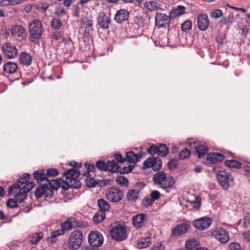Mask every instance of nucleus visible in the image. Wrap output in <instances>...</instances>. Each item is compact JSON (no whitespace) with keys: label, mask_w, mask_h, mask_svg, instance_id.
I'll return each mask as SVG.
<instances>
[{"label":"nucleus","mask_w":250,"mask_h":250,"mask_svg":"<svg viewBox=\"0 0 250 250\" xmlns=\"http://www.w3.org/2000/svg\"><path fill=\"white\" fill-rule=\"evenodd\" d=\"M82 24L84 26L85 29L92 30V26L93 25V21L88 19V18H85L81 21Z\"/></svg>","instance_id":"47"},{"label":"nucleus","mask_w":250,"mask_h":250,"mask_svg":"<svg viewBox=\"0 0 250 250\" xmlns=\"http://www.w3.org/2000/svg\"><path fill=\"white\" fill-rule=\"evenodd\" d=\"M43 237L42 232L36 233L31 237L30 242L31 245L37 244Z\"/></svg>","instance_id":"42"},{"label":"nucleus","mask_w":250,"mask_h":250,"mask_svg":"<svg viewBox=\"0 0 250 250\" xmlns=\"http://www.w3.org/2000/svg\"><path fill=\"white\" fill-rule=\"evenodd\" d=\"M35 184L34 182H28V183H26V185H24L21 188H24L26 193H27L29 191H30L34 187Z\"/></svg>","instance_id":"64"},{"label":"nucleus","mask_w":250,"mask_h":250,"mask_svg":"<svg viewBox=\"0 0 250 250\" xmlns=\"http://www.w3.org/2000/svg\"><path fill=\"white\" fill-rule=\"evenodd\" d=\"M192 27V22L190 20H187L181 25V29L183 31L187 32L189 31Z\"/></svg>","instance_id":"50"},{"label":"nucleus","mask_w":250,"mask_h":250,"mask_svg":"<svg viewBox=\"0 0 250 250\" xmlns=\"http://www.w3.org/2000/svg\"><path fill=\"white\" fill-rule=\"evenodd\" d=\"M34 179L40 185L35 191V196L39 199L43 195L46 198L51 199L54 195V190H57L60 186V183L56 180L48 179L46 173L42 170H37L33 173Z\"/></svg>","instance_id":"1"},{"label":"nucleus","mask_w":250,"mask_h":250,"mask_svg":"<svg viewBox=\"0 0 250 250\" xmlns=\"http://www.w3.org/2000/svg\"><path fill=\"white\" fill-rule=\"evenodd\" d=\"M18 68V65L16 63L8 62L4 64L3 69L4 73L11 74L15 73Z\"/></svg>","instance_id":"23"},{"label":"nucleus","mask_w":250,"mask_h":250,"mask_svg":"<svg viewBox=\"0 0 250 250\" xmlns=\"http://www.w3.org/2000/svg\"><path fill=\"white\" fill-rule=\"evenodd\" d=\"M190 154V151L187 148H185L182 151L180 152L179 157L180 159L184 160L188 157Z\"/></svg>","instance_id":"55"},{"label":"nucleus","mask_w":250,"mask_h":250,"mask_svg":"<svg viewBox=\"0 0 250 250\" xmlns=\"http://www.w3.org/2000/svg\"><path fill=\"white\" fill-rule=\"evenodd\" d=\"M150 196L151 198L152 201L154 202L155 201L157 200L160 198V197L161 196V194L159 192V191H158V190H153L151 192Z\"/></svg>","instance_id":"63"},{"label":"nucleus","mask_w":250,"mask_h":250,"mask_svg":"<svg viewBox=\"0 0 250 250\" xmlns=\"http://www.w3.org/2000/svg\"><path fill=\"white\" fill-rule=\"evenodd\" d=\"M134 22L139 26H143L145 21L143 16L138 15L133 18Z\"/></svg>","instance_id":"58"},{"label":"nucleus","mask_w":250,"mask_h":250,"mask_svg":"<svg viewBox=\"0 0 250 250\" xmlns=\"http://www.w3.org/2000/svg\"><path fill=\"white\" fill-rule=\"evenodd\" d=\"M64 234L63 230L58 229L56 230H53L51 232L50 236L47 238V241L51 243H55L57 242L56 237L57 236Z\"/></svg>","instance_id":"31"},{"label":"nucleus","mask_w":250,"mask_h":250,"mask_svg":"<svg viewBox=\"0 0 250 250\" xmlns=\"http://www.w3.org/2000/svg\"><path fill=\"white\" fill-rule=\"evenodd\" d=\"M238 223V225L242 228H248L250 225V218L248 216H245L243 218L240 219Z\"/></svg>","instance_id":"46"},{"label":"nucleus","mask_w":250,"mask_h":250,"mask_svg":"<svg viewBox=\"0 0 250 250\" xmlns=\"http://www.w3.org/2000/svg\"><path fill=\"white\" fill-rule=\"evenodd\" d=\"M86 171H84L83 175L84 176L87 177L90 176V172H94L95 170V167L94 165H90L88 162H86L84 164Z\"/></svg>","instance_id":"44"},{"label":"nucleus","mask_w":250,"mask_h":250,"mask_svg":"<svg viewBox=\"0 0 250 250\" xmlns=\"http://www.w3.org/2000/svg\"><path fill=\"white\" fill-rule=\"evenodd\" d=\"M62 32L61 31H56L52 33L51 38L55 41H58L62 38Z\"/></svg>","instance_id":"56"},{"label":"nucleus","mask_w":250,"mask_h":250,"mask_svg":"<svg viewBox=\"0 0 250 250\" xmlns=\"http://www.w3.org/2000/svg\"><path fill=\"white\" fill-rule=\"evenodd\" d=\"M110 233L113 239L117 241H122L127 238L126 229L120 224L115 223L113 225Z\"/></svg>","instance_id":"6"},{"label":"nucleus","mask_w":250,"mask_h":250,"mask_svg":"<svg viewBox=\"0 0 250 250\" xmlns=\"http://www.w3.org/2000/svg\"><path fill=\"white\" fill-rule=\"evenodd\" d=\"M76 178H70L66 180L69 183V184L70 185V187L72 188H79L81 187V183Z\"/></svg>","instance_id":"41"},{"label":"nucleus","mask_w":250,"mask_h":250,"mask_svg":"<svg viewBox=\"0 0 250 250\" xmlns=\"http://www.w3.org/2000/svg\"><path fill=\"white\" fill-rule=\"evenodd\" d=\"M185 7L183 6L178 5L176 8L172 9L170 13V17L173 19L185 13Z\"/></svg>","instance_id":"29"},{"label":"nucleus","mask_w":250,"mask_h":250,"mask_svg":"<svg viewBox=\"0 0 250 250\" xmlns=\"http://www.w3.org/2000/svg\"><path fill=\"white\" fill-rule=\"evenodd\" d=\"M20 62L26 66H30L33 61V57L28 53L22 52L19 55Z\"/></svg>","instance_id":"22"},{"label":"nucleus","mask_w":250,"mask_h":250,"mask_svg":"<svg viewBox=\"0 0 250 250\" xmlns=\"http://www.w3.org/2000/svg\"><path fill=\"white\" fill-rule=\"evenodd\" d=\"M225 159L224 155L220 153L211 152L207 154L205 163L215 164L222 162Z\"/></svg>","instance_id":"16"},{"label":"nucleus","mask_w":250,"mask_h":250,"mask_svg":"<svg viewBox=\"0 0 250 250\" xmlns=\"http://www.w3.org/2000/svg\"><path fill=\"white\" fill-rule=\"evenodd\" d=\"M190 227V225L187 223L178 225L175 228L172 229V235L174 236H178L185 234Z\"/></svg>","instance_id":"19"},{"label":"nucleus","mask_w":250,"mask_h":250,"mask_svg":"<svg viewBox=\"0 0 250 250\" xmlns=\"http://www.w3.org/2000/svg\"><path fill=\"white\" fill-rule=\"evenodd\" d=\"M98 205L100 208L99 211H102L105 212V211H108L110 208V205L108 202L103 199L98 200Z\"/></svg>","instance_id":"36"},{"label":"nucleus","mask_w":250,"mask_h":250,"mask_svg":"<svg viewBox=\"0 0 250 250\" xmlns=\"http://www.w3.org/2000/svg\"><path fill=\"white\" fill-rule=\"evenodd\" d=\"M126 160L131 163L136 164L139 161V158L142 157L140 153L136 154L133 151L125 152Z\"/></svg>","instance_id":"25"},{"label":"nucleus","mask_w":250,"mask_h":250,"mask_svg":"<svg viewBox=\"0 0 250 250\" xmlns=\"http://www.w3.org/2000/svg\"><path fill=\"white\" fill-rule=\"evenodd\" d=\"M234 20V16L232 14H230L227 17H224L221 19V21L223 24H228L232 23Z\"/></svg>","instance_id":"49"},{"label":"nucleus","mask_w":250,"mask_h":250,"mask_svg":"<svg viewBox=\"0 0 250 250\" xmlns=\"http://www.w3.org/2000/svg\"><path fill=\"white\" fill-rule=\"evenodd\" d=\"M223 16V12L220 9H216L210 13V17L212 18H219Z\"/></svg>","instance_id":"60"},{"label":"nucleus","mask_w":250,"mask_h":250,"mask_svg":"<svg viewBox=\"0 0 250 250\" xmlns=\"http://www.w3.org/2000/svg\"><path fill=\"white\" fill-rule=\"evenodd\" d=\"M96 167L101 171H109L112 173L117 172L119 168L118 167L116 166V162L114 160L108 161L107 163H105L103 160L97 161Z\"/></svg>","instance_id":"8"},{"label":"nucleus","mask_w":250,"mask_h":250,"mask_svg":"<svg viewBox=\"0 0 250 250\" xmlns=\"http://www.w3.org/2000/svg\"><path fill=\"white\" fill-rule=\"evenodd\" d=\"M162 162L159 157H149L147 158L143 163L145 168L152 167L154 171L157 172L161 169Z\"/></svg>","instance_id":"12"},{"label":"nucleus","mask_w":250,"mask_h":250,"mask_svg":"<svg viewBox=\"0 0 250 250\" xmlns=\"http://www.w3.org/2000/svg\"><path fill=\"white\" fill-rule=\"evenodd\" d=\"M30 180V175L28 173H25L23 175V177L17 181V183H19V185L21 187L23 184H26Z\"/></svg>","instance_id":"57"},{"label":"nucleus","mask_w":250,"mask_h":250,"mask_svg":"<svg viewBox=\"0 0 250 250\" xmlns=\"http://www.w3.org/2000/svg\"><path fill=\"white\" fill-rule=\"evenodd\" d=\"M224 165L230 168L239 169L242 167V163L235 160H226Z\"/></svg>","instance_id":"30"},{"label":"nucleus","mask_w":250,"mask_h":250,"mask_svg":"<svg viewBox=\"0 0 250 250\" xmlns=\"http://www.w3.org/2000/svg\"><path fill=\"white\" fill-rule=\"evenodd\" d=\"M51 26L53 29L58 30L62 26V23L60 19L54 18L51 20Z\"/></svg>","instance_id":"40"},{"label":"nucleus","mask_w":250,"mask_h":250,"mask_svg":"<svg viewBox=\"0 0 250 250\" xmlns=\"http://www.w3.org/2000/svg\"><path fill=\"white\" fill-rule=\"evenodd\" d=\"M111 22L110 18L104 12L100 13L97 18V25L103 29H108Z\"/></svg>","instance_id":"17"},{"label":"nucleus","mask_w":250,"mask_h":250,"mask_svg":"<svg viewBox=\"0 0 250 250\" xmlns=\"http://www.w3.org/2000/svg\"><path fill=\"white\" fill-rule=\"evenodd\" d=\"M216 178L220 186L225 190L228 189L234 185V178L226 170L218 171Z\"/></svg>","instance_id":"4"},{"label":"nucleus","mask_w":250,"mask_h":250,"mask_svg":"<svg viewBox=\"0 0 250 250\" xmlns=\"http://www.w3.org/2000/svg\"><path fill=\"white\" fill-rule=\"evenodd\" d=\"M103 237L102 234L98 231H91L88 236L89 244L94 247H99L103 243Z\"/></svg>","instance_id":"13"},{"label":"nucleus","mask_w":250,"mask_h":250,"mask_svg":"<svg viewBox=\"0 0 250 250\" xmlns=\"http://www.w3.org/2000/svg\"><path fill=\"white\" fill-rule=\"evenodd\" d=\"M144 5L149 11L163 10L162 5L155 1H146L144 3Z\"/></svg>","instance_id":"24"},{"label":"nucleus","mask_w":250,"mask_h":250,"mask_svg":"<svg viewBox=\"0 0 250 250\" xmlns=\"http://www.w3.org/2000/svg\"><path fill=\"white\" fill-rule=\"evenodd\" d=\"M169 152L168 148L166 145L161 144L158 146V155L163 157H166Z\"/></svg>","instance_id":"33"},{"label":"nucleus","mask_w":250,"mask_h":250,"mask_svg":"<svg viewBox=\"0 0 250 250\" xmlns=\"http://www.w3.org/2000/svg\"><path fill=\"white\" fill-rule=\"evenodd\" d=\"M129 15V12L127 10L121 9L117 11L114 17V20L117 23H121L128 20Z\"/></svg>","instance_id":"20"},{"label":"nucleus","mask_w":250,"mask_h":250,"mask_svg":"<svg viewBox=\"0 0 250 250\" xmlns=\"http://www.w3.org/2000/svg\"><path fill=\"white\" fill-rule=\"evenodd\" d=\"M146 215L145 214H138L132 218V223L134 227L139 229L143 227L145 223V218Z\"/></svg>","instance_id":"21"},{"label":"nucleus","mask_w":250,"mask_h":250,"mask_svg":"<svg viewBox=\"0 0 250 250\" xmlns=\"http://www.w3.org/2000/svg\"><path fill=\"white\" fill-rule=\"evenodd\" d=\"M56 180L60 183V186L59 187V188H62L64 190H67L69 188H71L70 185L69 184L68 181L66 180L64 181L61 179H57Z\"/></svg>","instance_id":"52"},{"label":"nucleus","mask_w":250,"mask_h":250,"mask_svg":"<svg viewBox=\"0 0 250 250\" xmlns=\"http://www.w3.org/2000/svg\"><path fill=\"white\" fill-rule=\"evenodd\" d=\"M21 186L19 183H16L11 185L8 188V193L9 195L16 192V190L20 188Z\"/></svg>","instance_id":"54"},{"label":"nucleus","mask_w":250,"mask_h":250,"mask_svg":"<svg viewBox=\"0 0 250 250\" xmlns=\"http://www.w3.org/2000/svg\"><path fill=\"white\" fill-rule=\"evenodd\" d=\"M153 203L154 202L152 201L150 196H146L142 201V204L145 207L152 205Z\"/></svg>","instance_id":"62"},{"label":"nucleus","mask_w":250,"mask_h":250,"mask_svg":"<svg viewBox=\"0 0 250 250\" xmlns=\"http://www.w3.org/2000/svg\"><path fill=\"white\" fill-rule=\"evenodd\" d=\"M124 197L123 192L118 188L112 187L108 189L105 197L110 202L117 203L121 201Z\"/></svg>","instance_id":"7"},{"label":"nucleus","mask_w":250,"mask_h":250,"mask_svg":"<svg viewBox=\"0 0 250 250\" xmlns=\"http://www.w3.org/2000/svg\"><path fill=\"white\" fill-rule=\"evenodd\" d=\"M11 33L13 37L20 42L24 40L26 35V29L21 25H14L11 28Z\"/></svg>","instance_id":"14"},{"label":"nucleus","mask_w":250,"mask_h":250,"mask_svg":"<svg viewBox=\"0 0 250 250\" xmlns=\"http://www.w3.org/2000/svg\"><path fill=\"white\" fill-rule=\"evenodd\" d=\"M151 243V238L149 237L142 238L138 243V247L139 249H144L149 246Z\"/></svg>","instance_id":"34"},{"label":"nucleus","mask_w":250,"mask_h":250,"mask_svg":"<svg viewBox=\"0 0 250 250\" xmlns=\"http://www.w3.org/2000/svg\"><path fill=\"white\" fill-rule=\"evenodd\" d=\"M211 235L222 243H227L229 240L228 231L222 227L214 229L211 232Z\"/></svg>","instance_id":"9"},{"label":"nucleus","mask_w":250,"mask_h":250,"mask_svg":"<svg viewBox=\"0 0 250 250\" xmlns=\"http://www.w3.org/2000/svg\"><path fill=\"white\" fill-rule=\"evenodd\" d=\"M73 220L75 222V224L74 223V228L76 227L84 228L87 226V223L81 220H77V219L74 217H73Z\"/></svg>","instance_id":"53"},{"label":"nucleus","mask_w":250,"mask_h":250,"mask_svg":"<svg viewBox=\"0 0 250 250\" xmlns=\"http://www.w3.org/2000/svg\"><path fill=\"white\" fill-rule=\"evenodd\" d=\"M27 193L24 188H21L19 193L15 196V199L19 203L23 202L27 198Z\"/></svg>","instance_id":"35"},{"label":"nucleus","mask_w":250,"mask_h":250,"mask_svg":"<svg viewBox=\"0 0 250 250\" xmlns=\"http://www.w3.org/2000/svg\"><path fill=\"white\" fill-rule=\"evenodd\" d=\"M212 223V219L208 217H204L195 220L193 226L200 230H204L210 227Z\"/></svg>","instance_id":"15"},{"label":"nucleus","mask_w":250,"mask_h":250,"mask_svg":"<svg viewBox=\"0 0 250 250\" xmlns=\"http://www.w3.org/2000/svg\"><path fill=\"white\" fill-rule=\"evenodd\" d=\"M147 151L149 154L152 156L156 154H158V146L155 145H152L148 148Z\"/></svg>","instance_id":"61"},{"label":"nucleus","mask_w":250,"mask_h":250,"mask_svg":"<svg viewBox=\"0 0 250 250\" xmlns=\"http://www.w3.org/2000/svg\"><path fill=\"white\" fill-rule=\"evenodd\" d=\"M80 175V172L74 168L69 169L63 174V177H65V180H68L70 178H78Z\"/></svg>","instance_id":"28"},{"label":"nucleus","mask_w":250,"mask_h":250,"mask_svg":"<svg viewBox=\"0 0 250 250\" xmlns=\"http://www.w3.org/2000/svg\"><path fill=\"white\" fill-rule=\"evenodd\" d=\"M209 25V20L206 14H201L197 18V26L201 31H205Z\"/></svg>","instance_id":"18"},{"label":"nucleus","mask_w":250,"mask_h":250,"mask_svg":"<svg viewBox=\"0 0 250 250\" xmlns=\"http://www.w3.org/2000/svg\"><path fill=\"white\" fill-rule=\"evenodd\" d=\"M195 241L194 240H189L187 241L185 244L186 250H198L200 247L196 246Z\"/></svg>","instance_id":"38"},{"label":"nucleus","mask_w":250,"mask_h":250,"mask_svg":"<svg viewBox=\"0 0 250 250\" xmlns=\"http://www.w3.org/2000/svg\"><path fill=\"white\" fill-rule=\"evenodd\" d=\"M28 32L30 42L35 44L39 43L43 33L42 21L38 19H34L31 21L28 25Z\"/></svg>","instance_id":"3"},{"label":"nucleus","mask_w":250,"mask_h":250,"mask_svg":"<svg viewBox=\"0 0 250 250\" xmlns=\"http://www.w3.org/2000/svg\"><path fill=\"white\" fill-rule=\"evenodd\" d=\"M59 174V171L57 168H50L47 169L46 176L48 179H51L52 177H55Z\"/></svg>","instance_id":"45"},{"label":"nucleus","mask_w":250,"mask_h":250,"mask_svg":"<svg viewBox=\"0 0 250 250\" xmlns=\"http://www.w3.org/2000/svg\"><path fill=\"white\" fill-rule=\"evenodd\" d=\"M152 180L158 188L164 189L167 192H169L175 183L173 177L167 175L163 171H160L154 174Z\"/></svg>","instance_id":"2"},{"label":"nucleus","mask_w":250,"mask_h":250,"mask_svg":"<svg viewBox=\"0 0 250 250\" xmlns=\"http://www.w3.org/2000/svg\"><path fill=\"white\" fill-rule=\"evenodd\" d=\"M116 182L120 186L127 187L128 181L126 178L123 176H119L116 179Z\"/></svg>","instance_id":"43"},{"label":"nucleus","mask_w":250,"mask_h":250,"mask_svg":"<svg viewBox=\"0 0 250 250\" xmlns=\"http://www.w3.org/2000/svg\"><path fill=\"white\" fill-rule=\"evenodd\" d=\"M139 193L138 190L134 189H129L126 195V199L129 201L135 202L139 199Z\"/></svg>","instance_id":"27"},{"label":"nucleus","mask_w":250,"mask_h":250,"mask_svg":"<svg viewBox=\"0 0 250 250\" xmlns=\"http://www.w3.org/2000/svg\"><path fill=\"white\" fill-rule=\"evenodd\" d=\"M4 56L9 59L16 58L18 55V50L16 45L11 42L4 43L2 47Z\"/></svg>","instance_id":"11"},{"label":"nucleus","mask_w":250,"mask_h":250,"mask_svg":"<svg viewBox=\"0 0 250 250\" xmlns=\"http://www.w3.org/2000/svg\"><path fill=\"white\" fill-rule=\"evenodd\" d=\"M87 176L85 179V185L89 188H93L96 186L97 183L96 181L92 178H89Z\"/></svg>","instance_id":"51"},{"label":"nucleus","mask_w":250,"mask_h":250,"mask_svg":"<svg viewBox=\"0 0 250 250\" xmlns=\"http://www.w3.org/2000/svg\"><path fill=\"white\" fill-rule=\"evenodd\" d=\"M106 217L105 213L102 211H98L93 216V221L96 223H100L103 221Z\"/></svg>","instance_id":"37"},{"label":"nucleus","mask_w":250,"mask_h":250,"mask_svg":"<svg viewBox=\"0 0 250 250\" xmlns=\"http://www.w3.org/2000/svg\"><path fill=\"white\" fill-rule=\"evenodd\" d=\"M155 19L156 25L160 28L169 27L170 21L173 19L170 17V13L168 16L161 13H157Z\"/></svg>","instance_id":"10"},{"label":"nucleus","mask_w":250,"mask_h":250,"mask_svg":"<svg viewBox=\"0 0 250 250\" xmlns=\"http://www.w3.org/2000/svg\"><path fill=\"white\" fill-rule=\"evenodd\" d=\"M195 152L197 153L199 158H202L207 154L208 149V148L204 145L196 146L195 147Z\"/></svg>","instance_id":"32"},{"label":"nucleus","mask_w":250,"mask_h":250,"mask_svg":"<svg viewBox=\"0 0 250 250\" xmlns=\"http://www.w3.org/2000/svg\"><path fill=\"white\" fill-rule=\"evenodd\" d=\"M116 166L118 167V171L117 173H120L122 174H127L130 173L134 168V166L129 165L128 167H125L122 168H120V167L116 163Z\"/></svg>","instance_id":"39"},{"label":"nucleus","mask_w":250,"mask_h":250,"mask_svg":"<svg viewBox=\"0 0 250 250\" xmlns=\"http://www.w3.org/2000/svg\"><path fill=\"white\" fill-rule=\"evenodd\" d=\"M18 202L15 199L9 198L7 200L6 206L7 208H18L19 207Z\"/></svg>","instance_id":"48"},{"label":"nucleus","mask_w":250,"mask_h":250,"mask_svg":"<svg viewBox=\"0 0 250 250\" xmlns=\"http://www.w3.org/2000/svg\"><path fill=\"white\" fill-rule=\"evenodd\" d=\"M74 223L75 224V222L73 220V217H70L61 223V230H63L64 234L65 231H70L74 228Z\"/></svg>","instance_id":"26"},{"label":"nucleus","mask_w":250,"mask_h":250,"mask_svg":"<svg viewBox=\"0 0 250 250\" xmlns=\"http://www.w3.org/2000/svg\"><path fill=\"white\" fill-rule=\"evenodd\" d=\"M83 240V233L81 230H75L72 232L68 238V248L70 250H76L81 247Z\"/></svg>","instance_id":"5"},{"label":"nucleus","mask_w":250,"mask_h":250,"mask_svg":"<svg viewBox=\"0 0 250 250\" xmlns=\"http://www.w3.org/2000/svg\"><path fill=\"white\" fill-rule=\"evenodd\" d=\"M178 163L177 159L170 160L168 164V167L170 170H173L178 167Z\"/></svg>","instance_id":"59"}]
</instances>
